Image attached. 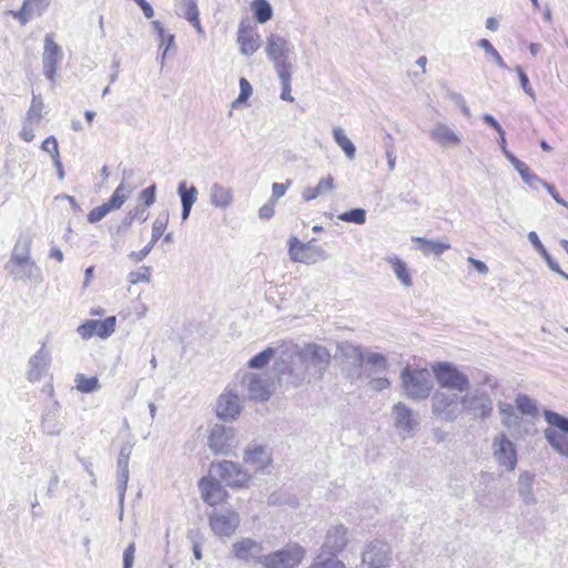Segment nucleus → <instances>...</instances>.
Returning <instances> with one entry per match:
<instances>
[{
	"mask_svg": "<svg viewBox=\"0 0 568 568\" xmlns=\"http://www.w3.org/2000/svg\"><path fill=\"white\" fill-rule=\"evenodd\" d=\"M477 45L481 49H484L487 53H489L495 63L501 68V69H506L507 65L506 63L504 62L501 55L498 53V51L494 48V45L489 42V40L487 39H480L478 42H477Z\"/></svg>",
	"mask_w": 568,
	"mask_h": 568,
	"instance_id": "8fccbe9b",
	"label": "nucleus"
},
{
	"mask_svg": "<svg viewBox=\"0 0 568 568\" xmlns=\"http://www.w3.org/2000/svg\"><path fill=\"white\" fill-rule=\"evenodd\" d=\"M243 460L255 471H264L272 463V453L266 445L250 444L244 450Z\"/></svg>",
	"mask_w": 568,
	"mask_h": 568,
	"instance_id": "412c9836",
	"label": "nucleus"
},
{
	"mask_svg": "<svg viewBox=\"0 0 568 568\" xmlns=\"http://www.w3.org/2000/svg\"><path fill=\"white\" fill-rule=\"evenodd\" d=\"M363 364H366L375 373H384L389 366L387 358L375 352H364Z\"/></svg>",
	"mask_w": 568,
	"mask_h": 568,
	"instance_id": "c9c22d12",
	"label": "nucleus"
},
{
	"mask_svg": "<svg viewBox=\"0 0 568 568\" xmlns=\"http://www.w3.org/2000/svg\"><path fill=\"white\" fill-rule=\"evenodd\" d=\"M129 282L131 284H138L141 282L149 283L150 282L149 267H144V272H131L129 274Z\"/></svg>",
	"mask_w": 568,
	"mask_h": 568,
	"instance_id": "338daca9",
	"label": "nucleus"
},
{
	"mask_svg": "<svg viewBox=\"0 0 568 568\" xmlns=\"http://www.w3.org/2000/svg\"><path fill=\"white\" fill-rule=\"evenodd\" d=\"M133 446L130 443L124 444L119 453L116 467H118V481L116 489L119 493V505H120V519L123 517V504L124 496L126 491V486L129 481L130 470H129V460L132 454Z\"/></svg>",
	"mask_w": 568,
	"mask_h": 568,
	"instance_id": "f3484780",
	"label": "nucleus"
},
{
	"mask_svg": "<svg viewBox=\"0 0 568 568\" xmlns=\"http://www.w3.org/2000/svg\"><path fill=\"white\" fill-rule=\"evenodd\" d=\"M230 557L245 565L254 564L263 567V558H265L263 542L251 537L237 538L231 545Z\"/></svg>",
	"mask_w": 568,
	"mask_h": 568,
	"instance_id": "39448f33",
	"label": "nucleus"
},
{
	"mask_svg": "<svg viewBox=\"0 0 568 568\" xmlns=\"http://www.w3.org/2000/svg\"><path fill=\"white\" fill-rule=\"evenodd\" d=\"M50 6V0H23L19 10H10L8 13L26 26L33 17H41Z\"/></svg>",
	"mask_w": 568,
	"mask_h": 568,
	"instance_id": "4be33fe9",
	"label": "nucleus"
},
{
	"mask_svg": "<svg viewBox=\"0 0 568 568\" xmlns=\"http://www.w3.org/2000/svg\"><path fill=\"white\" fill-rule=\"evenodd\" d=\"M412 241L417 244L416 248L419 250L426 256L430 254L439 256L445 251L450 248V244L448 242L428 240L422 236H414Z\"/></svg>",
	"mask_w": 568,
	"mask_h": 568,
	"instance_id": "7c9ffc66",
	"label": "nucleus"
},
{
	"mask_svg": "<svg viewBox=\"0 0 568 568\" xmlns=\"http://www.w3.org/2000/svg\"><path fill=\"white\" fill-rule=\"evenodd\" d=\"M494 457L499 466L506 470H514L517 465V454L514 444L505 434L496 436L493 440Z\"/></svg>",
	"mask_w": 568,
	"mask_h": 568,
	"instance_id": "a211bd4d",
	"label": "nucleus"
},
{
	"mask_svg": "<svg viewBox=\"0 0 568 568\" xmlns=\"http://www.w3.org/2000/svg\"><path fill=\"white\" fill-rule=\"evenodd\" d=\"M394 427L403 440L413 438L418 429L419 422L414 412L403 403L392 408Z\"/></svg>",
	"mask_w": 568,
	"mask_h": 568,
	"instance_id": "f8f14e48",
	"label": "nucleus"
},
{
	"mask_svg": "<svg viewBox=\"0 0 568 568\" xmlns=\"http://www.w3.org/2000/svg\"><path fill=\"white\" fill-rule=\"evenodd\" d=\"M178 193L182 205L193 206L197 199V189L194 185L186 187V182L183 181L178 186Z\"/></svg>",
	"mask_w": 568,
	"mask_h": 568,
	"instance_id": "58836bf2",
	"label": "nucleus"
},
{
	"mask_svg": "<svg viewBox=\"0 0 568 568\" xmlns=\"http://www.w3.org/2000/svg\"><path fill=\"white\" fill-rule=\"evenodd\" d=\"M531 486L532 477L528 473L520 475L518 479V490L526 503H530L531 500Z\"/></svg>",
	"mask_w": 568,
	"mask_h": 568,
	"instance_id": "c03bdc74",
	"label": "nucleus"
},
{
	"mask_svg": "<svg viewBox=\"0 0 568 568\" xmlns=\"http://www.w3.org/2000/svg\"><path fill=\"white\" fill-rule=\"evenodd\" d=\"M288 254L293 262L307 265L328 258L326 251L317 245L315 240L301 243L295 236H292L288 241Z\"/></svg>",
	"mask_w": 568,
	"mask_h": 568,
	"instance_id": "423d86ee",
	"label": "nucleus"
},
{
	"mask_svg": "<svg viewBox=\"0 0 568 568\" xmlns=\"http://www.w3.org/2000/svg\"><path fill=\"white\" fill-rule=\"evenodd\" d=\"M41 150L47 152L51 156L52 160L60 155L58 141L53 135L47 138L42 142Z\"/></svg>",
	"mask_w": 568,
	"mask_h": 568,
	"instance_id": "5fc2aeb1",
	"label": "nucleus"
},
{
	"mask_svg": "<svg viewBox=\"0 0 568 568\" xmlns=\"http://www.w3.org/2000/svg\"><path fill=\"white\" fill-rule=\"evenodd\" d=\"M252 94V85L245 78L240 79V94L237 99L232 103V106L235 108L240 103L246 102V100Z\"/></svg>",
	"mask_w": 568,
	"mask_h": 568,
	"instance_id": "864d4df0",
	"label": "nucleus"
},
{
	"mask_svg": "<svg viewBox=\"0 0 568 568\" xmlns=\"http://www.w3.org/2000/svg\"><path fill=\"white\" fill-rule=\"evenodd\" d=\"M51 352L45 343L29 358L27 368V378L30 382L40 381L51 366Z\"/></svg>",
	"mask_w": 568,
	"mask_h": 568,
	"instance_id": "6ab92c4d",
	"label": "nucleus"
},
{
	"mask_svg": "<svg viewBox=\"0 0 568 568\" xmlns=\"http://www.w3.org/2000/svg\"><path fill=\"white\" fill-rule=\"evenodd\" d=\"M42 429L48 435H58L61 432L60 425L55 420L53 413H47L42 419Z\"/></svg>",
	"mask_w": 568,
	"mask_h": 568,
	"instance_id": "3c124183",
	"label": "nucleus"
},
{
	"mask_svg": "<svg viewBox=\"0 0 568 568\" xmlns=\"http://www.w3.org/2000/svg\"><path fill=\"white\" fill-rule=\"evenodd\" d=\"M450 398L449 393H435L433 397V412L438 415H444V418L452 420L458 413V403L456 393H453Z\"/></svg>",
	"mask_w": 568,
	"mask_h": 568,
	"instance_id": "a878e982",
	"label": "nucleus"
},
{
	"mask_svg": "<svg viewBox=\"0 0 568 568\" xmlns=\"http://www.w3.org/2000/svg\"><path fill=\"white\" fill-rule=\"evenodd\" d=\"M277 75H278L281 84H282L281 99L284 101H287V102H293L294 98L291 94V79H292L291 70L277 72Z\"/></svg>",
	"mask_w": 568,
	"mask_h": 568,
	"instance_id": "37998d69",
	"label": "nucleus"
},
{
	"mask_svg": "<svg viewBox=\"0 0 568 568\" xmlns=\"http://www.w3.org/2000/svg\"><path fill=\"white\" fill-rule=\"evenodd\" d=\"M544 416L550 426L549 428L568 434V417L548 409L544 410Z\"/></svg>",
	"mask_w": 568,
	"mask_h": 568,
	"instance_id": "4c0bfd02",
	"label": "nucleus"
},
{
	"mask_svg": "<svg viewBox=\"0 0 568 568\" xmlns=\"http://www.w3.org/2000/svg\"><path fill=\"white\" fill-rule=\"evenodd\" d=\"M43 102L40 95L32 94L31 105L24 120L39 123L42 120Z\"/></svg>",
	"mask_w": 568,
	"mask_h": 568,
	"instance_id": "a19ab883",
	"label": "nucleus"
},
{
	"mask_svg": "<svg viewBox=\"0 0 568 568\" xmlns=\"http://www.w3.org/2000/svg\"><path fill=\"white\" fill-rule=\"evenodd\" d=\"M237 42L241 53L245 57L253 55L260 48V36L254 28L242 21L237 31Z\"/></svg>",
	"mask_w": 568,
	"mask_h": 568,
	"instance_id": "393cba45",
	"label": "nucleus"
},
{
	"mask_svg": "<svg viewBox=\"0 0 568 568\" xmlns=\"http://www.w3.org/2000/svg\"><path fill=\"white\" fill-rule=\"evenodd\" d=\"M116 318L115 316H109L103 321L94 320L95 333L101 338H106L113 334L115 329Z\"/></svg>",
	"mask_w": 568,
	"mask_h": 568,
	"instance_id": "ea45409f",
	"label": "nucleus"
},
{
	"mask_svg": "<svg viewBox=\"0 0 568 568\" xmlns=\"http://www.w3.org/2000/svg\"><path fill=\"white\" fill-rule=\"evenodd\" d=\"M209 523L215 536L231 537L240 526L239 513L233 509H214L209 516Z\"/></svg>",
	"mask_w": 568,
	"mask_h": 568,
	"instance_id": "9d476101",
	"label": "nucleus"
},
{
	"mask_svg": "<svg viewBox=\"0 0 568 568\" xmlns=\"http://www.w3.org/2000/svg\"><path fill=\"white\" fill-rule=\"evenodd\" d=\"M233 189L221 183H213L210 187V203L215 209L225 210L233 204Z\"/></svg>",
	"mask_w": 568,
	"mask_h": 568,
	"instance_id": "cd10ccee",
	"label": "nucleus"
},
{
	"mask_svg": "<svg viewBox=\"0 0 568 568\" xmlns=\"http://www.w3.org/2000/svg\"><path fill=\"white\" fill-rule=\"evenodd\" d=\"M430 369L442 388L467 390L470 386L468 376L452 362H435Z\"/></svg>",
	"mask_w": 568,
	"mask_h": 568,
	"instance_id": "7ed1b4c3",
	"label": "nucleus"
},
{
	"mask_svg": "<svg viewBox=\"0 0 568 568\" xmlns=\"http://www.w3.org/2000/svg\"><path fill=\"white\" fill-rule=\"evenodd\" d=\"M347 531V528L342 524L331 527L326 532L321 554L336 557L348 542Z\"/></svg>",
	"mask_w": 568,
	"mask_h": 568,
	"instance_id": "aec40b11",
	"label": "nucleus"
},
{
	"mask_svg": "<svg viewBox=\"0 0 568 568\" xmlns=\"http://www.w3.org/2000/svg\"><path fill=\"white\" fill-rule=\"evenodd\" d=\"M305 556L298 544H288L284 548L270 552L263 558V568H296Z\"/></svg>",
	"mask_w": 568,
	"mask_h": 568,
	"instance_id": "0eeeda50",
	"label": "nucleus"
},
{
	"mask_svg": "<svg viewBox=\"0 0 568 568\" xmlns=\"http://www.w3.org/2000/svg\"><path fill=\"white\" fill-rule=\"evenodd\" d=\"M287 343H283L278 347L268 346L262 352L254 355L248 362L247 367L251 369H262L268 363L274 359V366L276 369L282 371L281 366L286 364V358L290 357L286 348L283 347Z\"/></svg>",
	"mask_w": 568,
	"mask_h": 568,
	"instance_id": "dca6fc26",
	"label": "nucleus"
},
{
	"mask_svg": "<svg viewBox=\"0 0 568 568\" xmlns=\"http://www.w3.org/2000/svg\"><path fill=\"white\" fill-rule=\"evenodd\" d=\"M462 405L467 409L474 410L475 414L479 410L478 414L481 417L487 416L493 409L491 400L485 396V393H480V396H477V393H474L471 397L466 393V396L462 399Z\"/></svg>",
	"mask_w": 568,
	"mask_h": 568,
	"instance_id": "c756f323",
	"label": "nucleus"
},
{
	"mask_svg": "<svg viewBox=\"0 0 568 568\" xmlns=\"http://www.w3.org/2000/svg\"><path fill=\"white\" fill-rule=\"evenodd\" d=\"M400 384L406 390H433L432 373L409 365L400 371Z\"/></svg>",
	"mask_w": 568,
	"mask_h": 568,
	"instance_id": "2eb2a0df",
	"label": "nucleus"
},
{
	"mask_svg": "<svg viewBox=\"0 0 568 568\" xmlns=\"http://www.w3.org/2000/svg\"><path fill=\"white\" fill-rule=\"evenodd\" d=\"M77 332L78 334L83 338V339H89L91 338L93 335H97V331H95V325H94V320H89L87 322H84L83 324H81L78 328H77Z\"/></svg>",
	"mask_w": 568,
	"mask_h": 568,
	"instance_id": "13d9d810",
	"label": "nucleus"
},
{
	"mask_svg": "<svg viewBox=\"0 0 568 568\" xmlns=\"http://www.w3.org/2000/svg\"><path fill=\"white\" fill-rule=\"evenodd\" d=\"M111 211L114 210L109 206V203H103L102 205H99L90 211V213L88 214V221L90 223H97L104 219V216Z\"/></svg>",
	"mask_w": 568,
	"mask_h": 568,
	"instance_id": "603ef678",
	"label": "nucleus"
},
{
	"mask_svg": "<svg viewBox=\"0 0 568 568\" xmlns=\"http://www.w3.org/2000/svg\"><path fill=\"white\" fill-rule=\"evenodd\" d=\"M77 390H95L100 387L99 379L95 376L85 377L82 374H78L75 377Z\"/></svg>",
	"mask_w": 568,
	"mask_h": 568,
	"instance_id": "de8ad7c7",
	"label": "nucleus"
},
{
	"mask_svg": "<svg viewBox=\"0 0 568 568\" xmlns=\"http://www.w3.org/2000/svg\"><path fill=\"white\" fill-rule=\"evenodd\" d=\"M135 544L131 542L123 552V568H132L134 562Z\"/></svg>",
	"mask_w": 568,
	"mask_h": 568,
	"instance_id": "0e129e2a",
	"label": "nucleus"
},
{
	"mask_svg": "<svg viewBox=\"0 0 568 568\" xmlns=\"http://www.w3.org/2000/svg\"><path fill=\"white\" fill-rule=\"evenodd\" d=\"M338 220L348 223L364 224L366 222V211L364 209H352L338 215Z\"/></svg>",
	"mask_w": 568,
	"mask_h": 568,
	"instance_id": "79ce46f5",
	"label": "nucleus"
},
{
	"mask_svg": "<svg viewBox=\"0 0 568 568\" xmlns=\"http://www.w3.org/2000/svg\"><path fill=\"white\" fill-rule=\"evenodd\" d=\"M32 239L28 234H20L14 243L4 270L14 280L42 282L40 267L31 257Z\"/></svg>",
	"mask_w": 568,
	"mask_h": 568,
	"instance_id": "f257e3e1",
	"label": "nucleus"
},
{
	"mask_svg": "<svg viewBox=\"0 0 568 568\" xmlns=\"http://www.w3.org/2000/svg\"><path fill=\"white\" fill-rule=\"evenodd\" d=\"M241 410L242 405L237 393H221L216 403V415L220 419H234Z\"/></svg>",
	"mask_w": 568,
	"mask_h": 568,
	"instance_id": "5701e85b",
	"label": "nucleus"
},
{
	"mask_svg": "<svg viewBox=\"0 0 568 568\" xmlns=\"http://www.w3.org/2000/svg\"><path fill=\"white\" fill-rule=\"evenodd\" d=\"M506 159L513 164L514 169L520 174L523 181L526 184L531 183V178L529 175V168L526 163L518 160L513 153L506 155Z\"/></svg>",
	"mask_w": 568,
	"mask_h": 568,
	"instance_id": "a18cd8bd",
	"label": "nucleus"
},
{
	"mask_svg": "<svg viewBox=\"0 0 568 568\" xmlns=\"http://www.w3.org/2000/svg\"><path fill=\"white\" fill-rule=\"evenodd\" d=\"M364 352L359 346L351 343H342L337 347L335 357L342 358V371L346 378L351 381L358 379L363 374Z\"/></svg>",
	"mask_w": 568,
	"mask_h": 568,
	"instance_id": "6e6552de",
	"label": "nucleus"
},
{
	"mask_svg": "<svg viewBox=\"0 0 568 568\" xmlns=\"http://www.w3.org/2000/svg\"><path fill=\"white\" fill-rule=\"evenodd\" d=\"M252 10L258 23L267 22L273 16V9L267 0H254L252 2Z\"/></svg>",
	"mask_w": 568,
	"mask_h": 568,
	"instance_id": "e433bc0d",
	"label": "nucleus"
},
{
	"mask_svg": "<svg viewBox=\"0 0 568 568\" xmlns=\"http://www.w3.org/2000/svg\"><path fill=\"white\" fill-rule=\"evenodd\" d=\"M62 48L54 41L52 33H47L43 39L42 68L44 77L54 82L58 65L63 60Z\"/></svg>",
	"mask_w": 568,
	"mask_h": 568,
	"instance_id": "ddd939ff",
	"label": "nucleus"
},
{
	"mask_svg": "<svg viewBox=\"0 0 568 568\" xmlns=\"http://www.w3.org/2000/svg\"><path fill=\"white\" fill-rule=\"evenodd\" d=\"M500 415L503 424L510 428L517 424L518 415L515 413L513 405L510 404H501L500 405Z\"/></svg>",
	"mask_w": 568,
	"mask_h": 568,
	"instance_id": "49530a36",
	"label": "nucleus"
},
{
	"mask_svg": "<svg viewBox=\"0 0 568 568\" xmlns=\"http://www.w3.org/2000/svg\"><path fill=\"white\" fill-rule=\"evenodd\" d=\"M180 17H183L186 19L196 30L199 34H204V30L200 22V11H191V12H183L179 13Z\"/></svg>",
	"mask_w": 568,
	"mask_h": 568,
	"instance_id": "052dcab7",
	"label": "nucleus"
},
{
	"mask_svg": "<svg viewBox=\"0 0 568 568\" xmlns=\"http://www.w3.org/2000/svg\"><path fill=\"white\" fill-rule=\"evenodd\" d=\"M166 225H168V216L158 217L153 222V225H152V237H151L150 243L139 252H131L129 254V258L135 263L144 260L149 255V253L151 252V250L153 248V246L158 242V240L163 235V232H164Z\"/></svg>",
	"mask_w": 568,
	"mask_h": 568,
	"instance_id": "bb28decb",
	"label": "nucleus"
},
{
	"mask_svg": "<svg viewBox=\"0 0 568 568\" xmlns=\"http://www.w3.org/2000/svg\"><path fill=\"white\" fill-rule=\"evenodd\" d=\"M156 185L152 184L140 192V200L143 202V207H150L155 202Z\"/></svg>",
	"mask_w": 568,
	"mask_h": 568,
	"instance_id": "6e6d98bb",
	"label": "nucleus"
},
{
	"mask_svg": "<svg viewBox=\"0 0 568 568\" xmlns=\"http://www.w3.org/2000/svg\"><path fill=\"white\" fill-rule=\"evenodd\" d=\"M180 17H183L186 19L196 30L199 34H204V30L200 22V11H191V12H183L179 13Z\"/></svg>",
	"mask_w": 568,
	"mask_h": 568,
	"instance_id": "bf43d9fd",
	"label": "nucleus"
},
{
	"mask_svg": "<svg viewBox=\"0 0 568 568\" xmlns=\"http://www.w3.org/2000/svg\"><path fill=\"white\" fill-rule=\"evenodd\" d=\"M430 136L439 145L445 148L456 146L460 143V138L444 123H437L430 131Z\"/></svg>",
	"mask_w": 568,
	"mask_h": 568,
	"instance_id": "c85d7f7f",
	"label": "nucleus"
},
{
	"mask_svg": "<svg viewBox=\"0 0 568 568\" xmlns=\"http://www.w3.org/2000/svg\"><path fill=\"white\" fill-rule=\"evenodd\" d=\"M516 402L517 408L521 414H532V402L528 396L521 395L517 398Z\"/></svg>",
	"mask_w": 568,
	"mask_h": 568,
	"instance_id": "e2e57ef3",
	"label": "nucleus"
},
{
	"mask_svg": "<svg viewBox=\"0 0 568 568\" xmlns=\"http://www.w3.org/2000/svg\"><path fill=\"white\" fill-rule=\"evenodd\" d=\"M392 559L390 546L386 541L378 539L368 542L362 552V561L369 568L388 567Z\"/></svg>",
	"mask_w": 568,
	"mask_h": 568,
	"instance_id": "4468645a",
	"label": "nucleus"
},
{
	"mask_svg": "<svg viewBox=\"0 0 568 568\" xmlns=\"http://www.w3.org/2000/svg\"><path fill=\"white\" fill-rule=\"evenodd\" d=\"M535 250H537L546 260L547 265L551 271H554L557 274H562V270L560 268L559 264L549 255V253L546 251L541 242L539 241L538 236L535 234Z\"/></svg>",
	"mask_w": 568,
	"mask_h": 568,
	"instance_id": "09e8293b",
	"label": "nucleus"
},
{
	"mask_svg": "<svg viewBox=\"0 0 568 568\" xmlns=\"http://www.w3.org/2000/svg\"><path fill=\"white\" fill-rule=\"evenodd\" d=\"M265 52L276 72L291 70L292 64L288 60L291 49L286 39L278 34H270L266 39Z\"/></svg>",
	"mask_w": 568,
	"mask_h": 568,
	"instance_id": "9b49d317",
	"label": "nucleus"
},
{
	"mask_svg": "<svg viewBox=\"0 0 568 568\" xmlns=\"http://www.w3.org/2000/svg\"><path fill=\"white\" fill-rule=\"evenodd\" d=\"M275 203L274 201L268 200L263 206L258 210V216L261 220H270L274 216L275 210H274Z\"/></svg>",
	"mask_w": 568,
	"mask_h": 568,
	"instance_id": "774afa93",
	"label": "nucleus"
},
{
	"mask_svg": "<svg viewBox=\"0 0 568 568\" xmlns=\"http://www.w3.org/2000/svg\"><path fill=\"white\" fill-rule=\"evenodd\" d=\"M545 437L558 454L568 457V434L554 428H547L545 430Z\"/></svg>",
	"mask_w": 568,
	"mask_h": 568,
	"instance_id": "473e14b6",
	"label": "nucleus"
},
{
	"mask_svg": "<svg viewBox=\"0 0 568 568\" xmlns=\"http://www.w3.org/2000/svg\"><path fill=\"white\" fill-rule=\"evenodd\" d=\"M535 181H537L538 183H540L547 191L548 193L551 195V197L556 201V203L565 206L568 209V203L559 195V193L557 192V190L555 189L554 185L542 181V180H539L535 176Z\"/></svg>",
	"mask_w": 568,
	"mask_h": 568,
	"instance_id": "680f3d73",
	"label": "nucleus"
},
{
	"mask_svg": "<svg viewBox=\"0 0 568 568\" xmlns=\"http://www.w3.org/2000/svg\"><path fill=\"white\" fill-rule=\"evenodd\" d=\"M287 353L291 355H298L300 359L308 366H313L315 371L322 374L328 366L332 355L331 352L323 345L316 343L305 344L300 347L297 344L290 343L284 345Z\"/></svg>",
	"mask_w": 568,
	"mask_h": 568,
	"instance_id": "f03ea898",
	"label": "nucleus"
},
{
	"mask_svg": "<svg viewBox=\"0 0 568 568\" xmlns=\"http://www.w3.org/2000/svg\"><path fill=\"white\" fill-rule=\"evenodd\" d=\"M385 260L392 265L393 272L400 284L410 287L413 280L406 262L396 255L387 256Z\"/></svg>",
	"mask_w": 568,
	"mask_h": 568,
	"instance_id": "2f4dec72",
	"label": "nucleus"
},
{
	"mask_svg": "<svg viewBox=\"0 0 568 568\" xmlns=\"http://www.w3.org/2000/svg\"><path fill=\"white\" fill-rule=\"evenodd\" d=\"M315 187L320 195L333 191L335 189L334 178L331 174H328L325 178H322Z\"/></svg>",
	"mask_w": 568,
	"mask_h": 568,
	"instance_id": "4d7b16f0",
	"label": "nucleus"
},
{
	"mask_svg": "<svg viewBox=\"0 0 568 568\" xmlns=\"http://www.w3.org/2000/svg\"><path fill=\"white\" fill-rule=\"evenodd\" d=\"M237 442L235 429L221 424H214L209 429L207 445L214 455H230Z\"/></svg>",
	"mask_w": 568,
	"mask_h": 568,
	"instance_id": "1a4fd4ad",
	"label": "nucleus"
},
{
	"mask_svg": "<svg viewBox=\"0 0 568 568\" xmlns=\"http://www.w3.org/2000/svg\"><path fill=\"white\" fill-rule=\"evenodd\" d=\"M134 191V186L122 181L114 190L113 194L109 199V206L114 211L121 209L124 202L129 199L131 193Z\"/></svg>",
	"mask_w": 568,
	"mask_h": 568,
	"instance_id": "72a5a7b5",
	"label": "nucleus"
},
{
	"mask_svg": "<svg viewBox=\"0 0 568 568\" xmlns=\"http://www.w3.org/2000/svg\"><path fill=\"white\" fill-rule=\"evenodd\" d=\"M333 138L336 144L343 150L349 161L355 159L356 148L354 143L346 136L344 129L341 126L333 128Z\"/></svg>",
	"mask_w": 568,
	"mask_h": 568,
	"instance_id": "f704fd0d",
	"label": "nucleus"
},
{
	"mask_svg": "<svg viewBox=\"0 0 568 568\" xmlns=\"http://www.w3.org/2000/svg\"><path fill=\"white\" fill-rule=\"evenodd\" d=\"M211 471H214L231 488H246L252 481V476L240 464L232 460L211 463Z\"/></svg>",
	"mask_w": 568,
	"mask_h": 568,
	"instance_id": "20e7f679",
	"label": "nucleus"
},
{
	"mask_svg": "<svg viewBox=\"0 0 568 568\" xmlns=\"http://www.w3.org/2000/svg\"><path fill=\"white\" fill-rule=\"evenodd\" d=\"M178 11L176 13L197 11V0H176Z\"/></svg>",
	"mask_w": 568,
	"mask_h": 568,
	"instance_id": "69168bd1",
	"label": "nucleus"
},
{
	"mask_svg": "<svg viewBox=\"0 0 568 568\" xmlns=\"http://www.w3.org/2000/svg\"><path fill=\"white\" fill-rule=\"evenodd\" d=\"M199 488L203 500L211 506L220 504L227 496V491L224 489L221 480L216 478H202L199 483Z\"/></svg>",
	"mask_w": 568,
	"mask_h": 568,
	"instance_id": "b1692460",
	"label": "nucleus"
}]
</instances>
